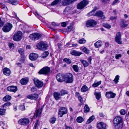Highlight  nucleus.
<instances>
[{"instance_id": "nucleus-1", "label": "nucleus", "mask_w": 129, "mask_h": 129, "mask_svg": "<svg viewBox=\"0 0 129 129\" xmlns=\"http://www.w3.org/2000/svg\"><path fill=\"white\" fill-rule=\"evenodd\" d=\"M123 119L119 116L115 117L113 120L114 125L116 129H121L122 127Z\"/></svg>"}, {"instance_id": "nucleus-2", "label": "nucleus", "mask_w": 129, "mask_h": 129, "mask_svg": "<svg viewBox=\"0 0 129 129\" xmlns=\"http://www.w3.org/2000/svg\"><path fill=\"white\" fill-rule=\"evenodd\" d=\"M73 81V76L70 73H67L64 76V81L67 83H72Z\"/></svg>"}, {"instance_id": "nucleus-3", "label": "nucleus", "mask_w": 129, "mask_h": 129, "mask_svg": "<svg viewBox=\"0 0 129 129\" xmlns=\"http://www.w3.org/2000/svg\"><path fill=\"white\" fill-rule=\"evenodd\" d=\"M22 33L20 31H18L15 33L13 37V39L16 41L20 40L22 38Z\"/></svg>"}, {"instance_id": "nucleus-4", "label": "nucleus", "mask_w": 129, "mask_h": 129, "mask_svg": "<svg viewBox=\"0 0 129 129\" xmlns=\"http://www.w3.org/2000/svg\"><path fill=\"white\" fill-rule=\"evenodd\" d=\"M29 118H22L19 120L18 123L21 125H26L30 122Z\"/></svg>"}, {"instance_id": "nucleus-5", "label": "nucleus", "mask_w": 129, "mask_h": 129, "mask_svg": "<svg viewBox=\"0 0 129 129\" xmlns=\"http://www.w3.org/2000/svg\"><path fill=\"white\" fill-rule=\"evenodd\" d=\"M41 37V34L36 33H34L30 34L29 36L30 38L33 40H38Z\"/></svg>"}, {"instance_id": "nucleus-6", "label": "nucleus", "mask_w": 129, "mask_h": 129, "mask_svg": "<svg viewBox=\"0 0 129 129\" xmlns=\"http://www.w3.org/2000/svg\"><path fill=\"white\" fill-rule=\"evenodd\" d=\"M12 27L13 26L11 24L8 23L3 27L2 29L4 32L7 33L10 31Z\"/></svg>"}, {"instance_id": "nucleus-7", "label": "nucleus", "mask_w": 129, "mask_h": 129, "mask_svg": "<svg viewBox=\"0 0 129 129\" xmlns=\"http://www.w3.org/2000/svg\"><path fill=\"white\" fill-rule=\"evenodd\" d=\"M36 46L39 49L41 50H46L47 47V45L42 41L38 43Z\"/></svg>"}, {"instance_id": "nucleus-8", "label": "nucleus", "mask_w": 129, "mask_h": 129, "mask_svg": "<svg viewBox=\"0 0 129 129\" xmlns=\"http://www.w3.org/2000/svg\"><path fill=\"white\" fill-rule=\"evenodd\" d=\"M67 109L65 107H61L59 110L58 113V116L61 117L64 114H66L67 113Z\"/></svg>"}, {"instance_id": "nucleus-9", "label": "nucleus", "mask_w": 129, "mask_h": 129, "mask_svg": "<svg viewBox=\"0 0 129 129\" xmlns=\"http://www.w3.org/2000/svg\"><path fill=\"white\" fill-rule=\"evenodd\" d=\"M115 40L116 42L119 44L120 45L122 44L121 35L120 32H118L117 33L115 37Z\"/></svg>"}, {"instance_id": "nucleus-10", "label": "nucleus", "mask_w": 129, "mask_h": 129, "mask_svg": "<svg viewBox=\"0 0 129 129\" xmlns=\"http://www.w3.org/2000/svg\"><path fill=\"white\" fill-rule=\"evenodd\" d=\"M88 2L87 0H84L78 4L77 6V8L79 9H82L88 4Z\"/></svg>"}, {"instance_id": "nucleus-11", "label": "nucleus", "mask_w": 129, "mask_h": 129, "mask_svg": "<svg viewBox=\"0 0 129 129\" xmlns=\"http://www.w3.org/2000/svg\"><path fill=\"white\" fill-rule=\"evenodd\" d=\"M96 24V22L92 19L88 20L86 22V25L87 27H94Z\"/></svg>"}, {"instance_id": "nucleus-12", "label": "nucleus", "mask_w": 129, "mask_h": 129, "mask_svg": "<svg viewBox=\"0 0 129 129\" xmlns=\"http://www.w3.org/2000/svg\"><path fill=\"white\" fill-rule=\"evenodd\" d=\"M50 72V68L47 67H46L43 68L38 73L40 74H48Z\"/></svg>"}, {"instance_id": "nucleus-13", "label": "nucleus", "mask_w": 129, "mask_h": 129, "mask_svg": "<svg viewBox=\"0 0 129 129\" xmlns=\"http://www.w3.org/2000/svg\"><path fill=\"white\" fill-rule=\"evenodd\" d=\"M34 81L35 85L38 88L42 87L43 85V83L37 79H34Z\"/></svg>"}, {"instance_id": "nucleus-14", "label": "nucleus", "mask_w": 129, "mask_h": 129, "mask_svg": "<svg viewBox=\"0 0 129 129\" xmlns=\"http://www.w3.org/2000/svg\"><path fill=\"white\" fill-rule=\"evenodd\" d=\"M65 75L63 74L59 73L56 76V79L57 81L59 82H62L64 81Z\"/></svg>"}, {"instance_id": "nucleus-15", "label": "nucleus", "mask_w": 129, "mask_h": 129, "mask_svg": "<svg viewBox=\"0 0 129 129\" xmlns=\"http://www.w3.org/2000/svg\"><path fill=\"white\" fill-rule=\"evenodd\" d=\"M106 96L108 99L114 98L116 95V94L111 91L107 92Z\"/></svg>"}, {"instance_id": "nucleus-16", "label": "nucleus", "mask_w": 129, "mask_h": 129, "mask_svg": "<svg viewBox=\"0 0 129 129\" xmlns=\"http://www.w3.org/2000/svg\"><path fill=\"white\" fill-rule=\"evenodd\" d=\"M39 97V95L37 94H32L27 96V98L31 100H37Z\"/></svg>"}, {"instance_id": "nucleus-17", "label": "nucleus", "mask_w": 129, "mask_h": 129, "mask_svg": "<svg viewBox=\"0 0 129 129\" xmlns=\"http://www.w3.org/2000/svg\"><path fill=\"white\" fill-rule=\"evenodd\" d=\"M19 27L20 28H22L21 29L23 31L24 33H29V31L28 29V27L27 25H23L22 24H20Z\"/></svg>"}, {"instance_id": "nucleus-18", "label": "nucleus", "mask_w": 129, "mask_h": 129, "mask_svg": "<svg viewBox=\"0 0 129 129\" xmlns=\"http://www.w3.org/2000/svg\"><path fill=\"white\" fill-rule=\"evenodd\" d=\"M97 126L99 129H105L106 125L104 122H101L98 123Z\"/></svg>"}, {"instance_id": "nucleus-19", "label": "nucleus", "mask_w": 129, "mask_h": 129, "mask_svg": "<svg viewBox=\"0 0 129 129\" xmlns=\"http://www.w3.org/2000/svg\"><path fill=\"white\" fill-rule=\"evenodd\" d=\"M38 57L37 54L34 53L30 54L29 55V59L31 60H35L37 59Z\"/></svg>"}, {"instance_id": "nucleus-20", "label": "nucleus", "mask_w": 129, "mask_h": 129, "mask_svg": "<svg viewBox=\"0 0 129 129\" xmlns=\"http://www.w3.org/2000/svg\"><path fill=\"white\" fill-rule=\"evenodd\" d=\"M103 13L101 11H99L96 12L95 13L94 16L98 17H101V19H104L105 18V16L103 15Z\"/></svg>"}, {"instance_id": "nucleus-21", "label": "nucleus", "mask_w": 129, "mask_h": 129, "mask_svg": "<svg viewBox=\"0 0 129 129\" xmlns=\"http://www.w3.org/2000/svg\"><path fill=\"white\" fill-rule=\"evenodd\" d=\"M3 72L4 74L6 76H9L11 73V71L9 69L5 68L3 70Z\"/></svg>"}, {"instance_id": "nucleus-22", "label": "nucleus", "mask_w": 129, "mask_h": 129, "mask_svg": "<svg viewBox=\"0 0 129 129\" xmlns=\"http://www.w3.org/2000/svg\"><path fill=\"white\" fill-rule=\"evenodd\" d=\"M7 89L9 91L15 92L17 91V89L16 86H11L8 87Z\"/></svg>"}, {"instance_id": "nucleus-23", "label": "nucleus", "mask_w": 129, "mask_h": 129, "mask_svg": "<svg viewBox=\"0 0 129 129\" xmlns=\"http://www.w3.org/2000/svg\"><path fill=\"white\" fill-rule=\"evenodd\" d=\"M41 110L39 109H38L36 113V116H34V115L33 116L30 117V119L31 120L33 118L36 119L37 117L39 116H40L41 114Z\"/></svg>"}, {"instance_id": "nucleus-24", "label": "nucleus", "mask_w": 129, "mask_h": 129, "mask_svg": "<svg viewBox=\"0 0 129 129\" xmlns=\"http://www.w3.org/2000/svg\"><path fill=\"white\" fill-rule=\"evenodd\" d=\"M54 98L56 100H58L61 98V95L59 92H55L53 93Z\"/></svg>"}, {"instance_id": "nucleus-25", "label": "nucleus", "mask_w": 129, "mask_h": 129, "mask_svg": "<svg viewBox=\"0 0 129 129\" xmlns=\"http://www.w3.org/2000/svg\"><path fill=\"white\" fill-rule=\"evenodd\" d=\"M71 9V8L69 7H66L63 11V14L67 15L70 14Z\"/></svg>"}, {"instance_id": "nucleus-26", "label": "nucleus", "mask_w": 129, "mask_h": 129, "mask_svg": "<svg viewBox=\"0 0 129 129\" xmlns=\"http://www.w3.org/2000/svg\"><path fill=\"white\" fill-rule=\"evenodd\" d=\"M28 81V79L27 78H22L20 81L21 84L23 85H26Z\"/></svg>"}, {"instance_id": "nucleus-27", "label": "nucleus", "mask_w": 129, "mask_h": 129, "mask_svg": "<svg viewBox=\"0 0 129 129\" xmlns=\"http://www.w3.org/2000/svg\"><path fill=\"white\" fill-rule=\"evenodd\" d=\"M5 1L13 5H16L18 3V1L16 0H6Z\"/></svg>"}, {"instance_id": "nucleus-28", "label": "nucleus", "mask_w": 129, "mask_h": 129, "mask_svg": "<svg viewBox=\"0 0 129 129\" xmlns=\"http://www.w3.org/2000/svg\"><path fill=\"white\" fill-rule=\"evenodd\" d=\"M94 46L96 48H99L102 45V43L100 40H98L94 44Z\"/></svg>"}, {"instance_id": "nucleus-29", "label": "nucleus", "mask_w": 129, "mask_h": 129, "mask_svg": "<svg viewBox=\"0 0 129 129\" xmlns=\"http://www.w3.org/2000/svg\"><path fill=\"white\" fill-rule=\"evenodd\" d=\"M97 9V8L96 7H95L93 10L90 12L88 13L87 14V15L88 16H90L92 15H94V12Z\"/></svg>"}, {"instance_id": "nucleus-30", "label": "nucleus", "mask_w": 129, "mask_h": 129, "mask_svg": "<svg viewBox=\"0 0 129 129\" xmlns=\"http://www.w3.org/2000/svg\"><path fill=\"white\" fill-rule=\"evenodd\" d=\"M72 55H75L76 56H79L82 53L80 52H78L75 50L73 51L71 53Z\"/></svg>"}, {"instance_id": "nucleus-31", "label": "nucleus", "mask_w": 129, "mask_h": 129, "mask_svg": "<svg viewBox=\"0 0 129 129\" xmlns=\"http://www.w3.org/2000/svg\"><path fill=\"white\" fill-rule=\"evenodd\" d=\"M80 61L84 67H87L89 65L88 63L85 60L81 59Z\"/></svg>"}, {"instance_id": "nucleus-32", "label": "nucleus", "mask_w": 129, "mask_h": 129, "mask_svg": "<svg viewBox=\"0 0 129 129\" xmlns=\"http://www.w3.org/2000/svg\"><path fill=\"white\" fill-rule=\"evenodd\" d=\"M94 95H95L96 99L99 100L101 98V93L99 92H95L94 93Z\"/></svg>"}, {"instance_id": "nucleus-33", "label": "nucleus", "mask_w": 129, "mask_h": 129, "mask_svg": "<svg viewBox=\"0 0 129 129\" xmlns=\"http://www.w3.org/2000/svg\"><path fill=\"white\" fill-rule=\"evenodd\" d=\"M95 118V117L94 115H92L90 117L89 119L87 120L86 123L89 124Z\"/></svg>"}, {"instance_id": "nucleus-34", "label": "nucleus", "mask_w": 129, "mask_h": 129, "mask_svg": "<svg viewBox=\"0 0 129 129\" xmlns=\"http://www.w3.org/2000/svg\"><path fill=\"white\" fill-rule=\"evenodd\" d=\"M11 99V96L7 95L4 98L3 100L4 101H7L10 100Z\"/></svg>"}, {"instance_id": "nucleus-35", "label": "nucleus", "mask_w": 129, "mask_h": 129, "mask_svg": "<svg viewBox=\"0 0 129 129\" xmlns=\"http://www.w3.org/2000/svg\"><path fill=\"white\" fill-rule=\"evenodd\" d=\"M88 88L85 85H84L82 86L81 89V91L83 92H85L87 91Z\"/></svg>"}, {"instance_id": "nucleus-36", "label": "nucleus", "mask_w": 129, "mask_h": 129, "mask_svg": "<svg viewBox=\"0 0 129 129\" xmlns=\"http://www.w3.org/2000/svg\"><path fill=\"white\" fill-rule=\"evenodd\" d=\"M121 27L124 28L126 27L128 25V24L126 23L125 20H123L121 22Z\"/></svg>"}, {"instance_id": "nucleus-37", "label": "nucleus", "mask_w": 129, "mask_h": 129, "mask_svg": "<svg viewBox=\"0 0 129 129\" xmlns=\"http://www.w3.org/2000/svg\"><path fill=\"white\" fill-rule=\"evenodd\" d=\"M56 120V118L54 117H51L49 120L50 122L52 124L54 123Z\"/></svg>"}, {"instance_id": "nucleus-38", "label": "nucleus", "mask_w": 129, "mask_h": 129, "mask_svg": "<svg viewBox=\"0 0 129 129\" xmlns=\"http://www.w3.org/2000/svg\"><path fill=\"white\" fill-rule=\"evenodd\" d=\"M84 120V119L83 118L79 116L76 119V121L78 123H81Z\"/></svg>"}, {"instance_id": "nucleus-39", "label": "nucleus", "mask_w": 129, "mask_h": 129, "mask_svg": "<svg viewBox=\"0 0 129 129\" xmlns=\"http://www.w3.org/2000/svg\"><path fill=\"white\" fill-rule=\"evenodd\" d=\"M84 109V112L85 113L88 112L90 111V109L87 105H85V106Z\"/></svg>"}, {"instance_id": "nucleus-40", "label": "nucleus", "mask_w": 129, "mask_h": 129, "mask_svg": "<svg viewBox=\"0 0 129 129\" xmlns=\"http://www.w3.org/2000/svg\"><path fill=\"white\" fill-rule=\"evenodd\" d=\"M49 54V52L48 51L44 52L42 55V57L43 58H45L47 57Z\"/></svg>"}, {"instance_id": "nucleus-41", "label": "nucleus", "mask_w": 129, "mask_h": 129, "mask_svg": "<svg viewBox=\"0 0 129 129\" xmlns=\"http://www.w3.org/2000/svg\"><path fill=\"white\" fill-rule=\"evenodd\" d=\"M72 68L75 72H78L79 67L77 65H73Z\"/></svg>"}, {"instance_id": "nucleus-42", "label": "nucleus", "mask_w": 129, "mask_h": 129, "mask_svg": "<svg viewBox=\"0 0 129 129\" xmlns=\"http://www.w3.org/2000/svg\"><path fill=\"white\" fill-rule=\"evenodd\" d=\"M61 0H55L53 1L51 4V5L52 6L56 5L58 4L59 2Z\"/></svg>"}, {"instance_id": "nucleus-43", "label": "nucleus", "mask_w": 129, "mask_h": 129, "mask_svg": "<svg viewBox=\"0 0 129 129\" xmlns=\"http://www.w3.org/2000/svg\"><path fill=\"white\" fill-rule=\"evenodd\" d=\"M101 81H99L97 82L94 83L92 85V86L93 87H96L99 86L101 83Z\"/></svg>"}, {"instance_id": "nucleus-44", "label": "nucleus", "mask_w": 129, "mask_h": 129, "mask_svg": "<svg viewBox=\"0 0 129 129\" xmlns=\"http://www.w3.org/2000/svg\"><path fill=\"white\" fill-rule=\"evenodd\" d=\"M119 75H117L115 77V78L114 80V81L115 82L116 84L118 82V80H119Z\"/></svg>"}, {"instance_id": "nucleus-45", "label": "nucleus", "mask_w": 129, "mask_h": 129, "mask_svg": "<svg viewBox=\"0 0 129 129\" xmlns=\"http://www.w3.org/2000/svg\"><path fill=\"white\" fill-rule=\"evenodd\" d=\"M86 42V40L84 38H83L80 39L79 41V43L80 44L85 43Z\"/></svg>"}, {"instance_id": "nucleus-46", "label": "nucleus", "mask_w": 129, "mask_h": 129, "mask_svg": "<svg viewBox=\"0 0 129 129\" xmlns=\"http://www.w3.org/2000/svg\"><path fill=\"white\" fill-rule=\"evenodd\" d=\"M103 26L104 27L108 29H109L111 27V26L110 25L107 23H103Z\"/></svg>"}, {"instance_id": "nucleus-47", "label": "nucleus", "mask_w": 129, "mask_h": 129, "mask_svg": "<svg viewBox=\"0 0 129 129\" xmlns=\"http://www.w3.org/2000/svg\"><path fill=\"white\" fill-rule=\"evenodd\" d=\"M6 109H0V115H3L5 113Z\"/></svg>"}, {"instance_id": "nucleus-48", "label": "nucleus", "mask_w": 129, "mask_h": 129, "mask_svg": "<svg viewBox=\"0 0 129 129\" xmlns=\"http://www.w3.org/2000/svg\"><path fill=\"white\" fill-rule=\"evenodd\" d=\"M61 96H63L65 94H68V92L65 90H62L60 91Z\"/></svg>"}, {"instance_id": "nucleus-49", "label": "nucleus", "mask_w": 129, "mask_h": 129, "mask_svg": "<svg viewBox=\"0 0 129 129\" xmlns=\"http://www.w3.org/2000/svg\"><path fill=\"white\" fill-rule=\"evenodd\" d=\"M63 60L68 64H70L71 63V61L70 59L66 58H64Z\"/></svg>"}, {"instance_id": "nucleus-50", "label": "nucleus", "mask_w": 129, "mask_h": 129, "mask_svg": "<svg viewBox=\"0 0 129 129\" xmlns=\"http://www.w3.org/2000/svg\"><path fill=\"white\" fill-rule=\"evenodd\" d=\"M82 51L86 54H88L89 53V50L85 47H84L82 49Z\"/></svg>"}, {"instance_id": "nucleus-51", "label": "nucleus", "mask_w": 129, "mask_h": 129, "mask_svg": "<svg viewBox=\"0 0 129 129\" xmlns=\"http://www.w3.org/2000/svg\"><path fill=\"white\" fill-rule=\"evenodd\" d=\"M126 112V110L124 109H121L120 111V114L122 115H124Z\"/></svg>"}, {"instance_id": "nucleus-52", "label": "nucleus", "mask_w": 129, "mask_h": 129, "mask_svg": "<svg viewBox=\"0 0 129 129\" xmlns=\"http://www.w3.org/2000/svg\"><path fill=\"white\" fill-rule=\"evenodd\" d=\"M18 51L19 53L21 55H22L24 54V51L23 49L22 48H19Z\"/></svg>"}, {"instance_id": "nucleus-53", "label": "nucleus", "mask_w": 129, "mask_h": 129, "mask_svg": "<svg viewBox=\"0 0 129 129\" xmlns=\"http://www.w3.org/2000/svg\"><path fill=\"white\" fill-rule=\"evenodd\" d=\"M11 103L10 102L7 103L5 104L3 106V108L4 107H6L7 106H8L10 105Z\"/></svg>"}, {"instance_id": "nucleus-54", "label": "nucleus", "mask_w": 129, "mask_h": 129, "mask_svg": "<svg viewBox=\"0 0 129 129\" xmlns=\"http://www.w3.org/2000/svg\"><path fill=\"white\" fill-rule=\"evenodd\" d=\"M19 108L21 111H24L25 109V106L24 105H20L19 107Z\"/></svg>"}, {"instance_id": "nucleus-55", "label": "nucleus", "mask_w": 129, "mask_h": 129, "mask_svg": "<svg viewBox=\"0 0 129 129\" xmlns=\"http://www.w3.org/2000/svg\"><path fill=\"white\" fill-rule=\"evenodd\" d=\"M122 57V55L120 54H116L115 56V58L116 59H119L121 57Z\"/></svg>"}, {"instance_id": "nucleus-56", "label": "nucleus", "mask_w": 129, "mask_h": 129, "mask_svg": "<svg viewBox=\"0 0 129 129\" xmlns=\"http://www.w3.org/2000/svg\"><path fill=\"white\" fill-rule=\"evenodd\" d=\"M34 14L38 18H39L41 17V16L37 12V11H35L34 12Z\"/></svg>"}, {"instance_id": "nucleus-57", "label": "nucleus", "mask_w": 129, "mask_h": 129, "mask_svg": "<svg viewBox=\"0 0 129 129\" xmlns=\"http://www.w3.org/2000/svg\"><path fill=\"white\" fill-rule=\"evenodd\" d=\"M9 46L11 49H13L14 48V45L13 43H10Z\"/></svg>"}, {"instance_id": "nucleus-58", "label": "nucleus", "mask_w": 129, "mask_h": 129, "mask_svg": "<svg viewBox=\"0 0 129 129\" xmlns=\"http://www.w3.org/2000/svg\"><path fill=\"white\" fill-rule=\"evenodd\" d=\"M61 26L62 27H65L66 26V22H63L61 23Z\"/></svg>"}, {"instance_id": "nucleus-59", "label": "nucleus", "mask_w": 129, "mask_h": 129, "mask_svg": "<svg viewBox=\"0 0 129 129\" xmlns=\"http://www.w3.org/2000/svg\"><path fill=\"white\" fill-rule=\"evenodd\" d=\"M78 99L81 103H82L83 101V99L82 97L81 96H79Z\"/></svg>"}, {"instance_id": "nucleus-60", "label": "nucleus", "mask_w": 129, "mask_h": 129, "mask_svg": "<svg viewBox=\"0 0 129 129\" xmlns=\"http://www.w3.org/2000/svg\"><path fill=\"white\" fill-rule=\"evenodd\" d=\"M37 90V88L35 87H33L31 89V90L33 92L36 91Z\"/></svg>"}, {"instance_id": "nucleus-61", "label": "nucleus", "mask_w": 129, "mask_h": 129, "mask_svg": "<svg viewBox=\"0 0 129 129\" xmlns=\"http://www.w3.org/2000/svg\"><path fill=\"white\" fill-rule=\"evenodd\" d=\"M52 25L54 26H56L58 25V24L54 22L52 23Z\"/></svg>"}, {"instance_id": "nucleus-62", "label": "nucleus", "mask_w": 129, "mask_h": 129, "mask_svg": "<svg viewBox=\"0 0 129 129\" xmlns=\"http://www.w3.org/2000/svg\"><path fill=\"white\" fill-rule=\"evenodd\" d=\"M110 0H101V1L102 2L104 3H106L109 2Z\"/></svg>"}, {"instance_id": "nucleus-63", "label": "nucleus", "mask_w": 129, "mask_h": 129, "mask_svg": "<svg viewBox=\"0 0 129 129\" xmlns=\"http://www.w3.org/2000/svg\"><path fill=\"white\" fill-rule=\"evenodd\" d=\"M119 1V0H115L112 4V5H115Z\"/></svg>"}, {"instance_id": "nucleus-64", "label": "nucleus", "mask_w": 129, "mask_h": 129, "mask_svg": "<svg viewBox=\"0 0 129 129\" xmlns=\"http://www.w3.org/2000/svg\"><path fill=\"white\" fill-rule=\"evenodd\" d=\"M92 58L91 57H90L88 58V61L90 64H91Z\"/></svg>"}]
</instances>
